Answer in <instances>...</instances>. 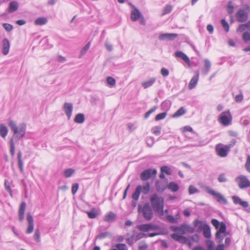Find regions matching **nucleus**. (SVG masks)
<instances>
[{
    "instance_id": "nucleus-1",
    "label": "nucleus",
    "mask_w": 250,
    "mask_h": 250,
    "mask_svg": "<svg viewBox=\"0 0 250 250\" xmlns=\"http://www.w3.org/2000/svg\"><path fill=\"white\" fill-rule=\"evenodd\" d=\"M151 207L161 215H164V199L156 193L152 194L150 198Z\"/></svg>"
},
{
    "instance_id": "nucleus-2",
    "label": "nucleus",
    "mask_w": 250,
    "mask_h": 250,
    "mask_svg": "<svg viewBox=\"0 0 250 250\" xmlns=\"http://www.w3.org/2000/svg\"><path fill=\"white\" fill-rule=\"evenodd\" d=\"M8 125L13 132V138L16 137V138L19 140L24 136L26 128L25 124L23 123L17 126L14 121L10 120L8 123Z\"/></svg>"
},
{
    "instance_id": "nucleus-3",
    "label": "nucleus",
    "mask_w": 250,
    "mask_h": 250,
    "mask_svg": "<svg viewBox=\"0 0 250 250\" xmlns=\"http://www.w3.org/2000/svg\"><path fill=\"white\" fill-rule=\"evenodd\" d=\"M150 188V186L148 182H146L143 186L138 185L135 188L134 192L132 195V198L135 201H137L140 197L141 192H142L144 195L147 194Z\"/></svg>"
},
{
    "instance_id": "nucleus-4",
    "label": "nucleus",
    "mask_w": 250,
    "mask_h": 250,
    "mask_svg": "<svg viewBox=\"0 0 250 250\" xmlns=\"http://www.w3.org/2000/svg\"><path fill=\"white\" fill-rule=\"evenodd\" d=\"M205 190L206 192L210 195L213 196L218 202L221 204L226 205L228 203L227 200L220 193L218 192L209 186H205L204 187Z\"/></svg>"
},
{
    "instance_id": "nucleus-5",
    "label": "nucleus",
    "mask_w": 250,
    "mask_h": 250,
    "mask_svg": "<svg viewBox=\"0 0 250 250\" xmlns=\"http://www.w3.org/2000/svg\"><path fill=\"white\" fill-rule=\"evenodd\" d=\"M218 122L224 126H228L231 124L232 116L229 110L222 112L218 118Z\"/></svg>"
},
{
    "instance_id": "nucleus-6",
    "label": "nucleus",
    "mask_w": 250,
    "mask_h": 250,
    "mask_svg": "<svg viewBox=\"0 0 250 250\" xmlns=\"http://www.w3.org/2000/svg\"><path fill=\"white\" fill-rule=\"evenodd\" d=\"M235 181L240 189H245L250 188V181L247 176L244 175H239L235 178Z\"/></svg>"
},
{
    "instance_id": "nucleus-7",
    "label": "nucleus",
    "mask_w": 250,
    "mask_h": 250,
    "mask_svg": "<svg viewBox=\"0 0 250 250\" xmlns=\"http://www.w3.org/2000/svg\"><path fill=\"white\" fill-rule=\"evenodd\" d=\"M139 211L142 213L144 218L147 221L151 220L153 217L151 207L148 203L145 204L141 209L139 208Z\"/></svg>"
},
{
    "instance_id": "nucleus-8",
    "label": "nucleus",
    "mask_w": 250,
    "mask_h": 250,
    "mask_svg": "<svg viewBox=\"0 0 250 250\" xmlns=\"http://www.w3.org/2000/svg\"><path fill=\"white\" fill-rule=\"evenodd\" d=\"M230 147V145H224L222 144H219L216 146L215 150L218 156L225 157L227 156Z\"/></svg>"
},
{
    "instance_id": "nucleus-9",
    "label": "nucleus",
    "mask_w": 250,
    "mask_h": 250,
    "mask_svg": "<svg viewBox=\"0 0 250 250\" xmlns=\"http://www.w3.org/2000/svg\"><path fill=\"white\" fill-rule=\"evenodd\" d=\"M157 170L148 168L144 170L141 174L140 178L142 181H145L148 180L152 176H155L157 174Z\"/></svg>"
},
{
    "instance_id": "nucleus-10",
    "label": "nucleus",
    "mask_w": 250,
    "mask_h": 250,
    "mask_svg": "<svg viewBox=\"0 0 250 250\" xmlns=\"http://www.w3.org/2000/svg\"><path fill=\"white\" fill-rule=\"evenodd\" d=\"M157 225L152 224L148 223L146 224H142L138 227V229L143 232H147L151 230H156L158 229Z\"/></svg>"
},
{
    "instance_id": "nucleus-11",
    "label": "nucleus",
    "mask_w": 250,
    "mask_h": 250,
    "mask_svg": "<svg viewBox=\"0 0 250 250\" xmlns=\"http://www.w3.org/2000/svg\"><path fill=\"white\" fill-rule=\"evenodd\" d=\"M193 225L196 229V231L198 232H201L208 224H207L205 221H201L198 219H196L194 220Z\"/></svg>"
},
{
    "instance_id": "nucleus-12",
    "label": "nucleus",
    "mask_w": 250,
    "mask_h": 250,
    "mask_svg": "<svg viewBox=\"0 0 250 250\" xmlns=\"http://www.w3.org/2000/svg\"><path fill=\"white\" fill-rule=\"evenodd\" d=\"M175 57L177 58H180L183 60L188 67H191V64L188 56L180 51H177L174 53Z\"/></svg>"
},
{
    "instance_id": "nucleus-13",
    "label": "nucleus",
    "mask_w": 250,
    "mask_h": 250,
    "mask_svg": "<svg viewBox=\"0 0 250 250\" xmlns=\"http://www.w3.org/2000/svg\"><path fill=\"white\" fill-rule=\"evenodd\" d=\"M250 14V5L244 4L237 11L235 16H248Z\"/></svg>"
},
{
    "instance_id": "nucleus-14",
    "label": "nucleus",
    "mask_w": 250,
    "mask_h": 250,
    "mask_svg": "<svg viewBox=\"0 0 250 250\" xmlns=\"http://www.w3.org/2000/svg\"><path fill=\"white\" fill-rule=\"evenodd\" d=\"M73 104L70 103H65L63 106V109L67 116L68 119L69 120L72 115V112L73 111Z\"/></svg>"
},
{
    "instance_id": "nucleus-15",
    "label": "nucleus",
    "mask_w": 250,
    "mask_h": 250,
    "mask_svg": "<svg viewBox=\"0 0 250 250\" xmlns=\"http://www.w3.org/2000/svg\"><path fill=\"white\" fill-rule=\"evenodd\" d=\"M167 181H157L156 182V190L159 192H164L167 188Z\"/></svg>"
},
{
    "instance_id": "nucleus-16",
    "label": "nucleus",
    "mask_w": 250,
    "mask_h": 250,
    "mask_svg": "<svg viewBox=\"0 0 250 250\" xmlns=\"http://www.w3.org/2000/svg\"><path fill=\"white\" fill-rule=\"evenodd\" d=\"M27 220L28 225L26 233L30 234L33 232L34 229V220L32 216L30 213L27 214Z\"/></svg>"
},
{
    "instance_id": "nucleus-17",
    "label": "nucleus",
    "mask_w": 250,
    "mask_h": 250,
    "mask_svg": "<svg viewBox=\"0 0 250 250\" xmlns=\"http://www.w3.org/2000/svg\"><path fill=\"white\" fill-rule=\"evenodd\" d=\"M231 198L235 205H239L244 208H246L249 206V203L247 201H242L238 196L234 195L231 197Z\"/></svg>"
},
{
    "instance_id": "nucleus-18",
    "label": "nucleus",
    "mask_w": 250,
    "mask_h": 250,
    "mask_svg": "<svg viewBox=\"0 0 250 250\" xmlns=\"http://www.w3.org/2000/svg\"><path fill=\"white\" fill-rule=\"evenodd\" d=\"M178 36L177 34L175 33H165L160 34L159 36V39L160 40H172Z\"/></svg>"
},
{
    "instance_id": "nucleus-19",
    "label": "nucleus",
    "mask_w": 250,
    "mask_h": 250,
    "mask_svg": "<svg viewBox=\"0 0 250 250\" xmlns=\"http://www.w3.org/2000/svg\"><path fill=\"white\" fill-rule=\"evenodd\" d=\"M2 52L3 55H6L8 54L10 46V43L9 40L5 38L2 42Z\"/></svg>"
},
{
    "instance_id": "nucleus-20",
    "label": "nucleus",
    "mask_w": 250,
    "mask_h": 250,
    "mask_svg": "<svg viewBox=\"0 0 250 250\" xmlns=\"http://www.w3.org/2000/svg\"><path fill=\"white\" fill-rule=\"evenodd\" d=\"M199 72H196V74L192 78L188 84V88L189 89H192L196 87L199 80Z\"/></svg>"
},
{
    "instance_id": "nucleus-21",
    "label": "nucleus",
    "mask_w": 250,
    "mask_h": 250,
    "mask_svg": "<svg viewBox=\"0 0 250 250\" xmlns=\"http://www.w3.org/2000/svg\"><path fill=\"white\" fill-rule=\"evenodd\" d=\"M171 237L175 241L181 243H185L187 241V238L183 235L177 233H173L171 235Z\"/></svg>"
},
{
    "instance_id": "nucleus-22",
    "label": "nucleus",
    "mask_w": 250,
    "mask_h": 250,
    "mask_svg": "<svg viewBox=\"0 0 250 250\" xmlns=\"http://www.w3.org/2000/svg\"><path fill=\"white\" fill-rule=\"evenodd\" d=\"M156 78L152 77L146 81L143 82L141 84L144 89H146L152 86L153 84L156 82Z\"/></svg>"
},
{
    "instance_id": "nucleus-23",
    "label": "nucleus",
    "mask_w": 250,
    "mask_h": 250,
    "mask_svg": "<svg viewBox=\"0 0 250 250\" xmlns=\"http://www.w3.org/2000/svg\"><path fill=\"white\" fill-rule=\"evenodd\" d=\"M26 206V204L24 202H22L20 205L19 210V219L20 222H22L24 219Z\"/></svg>"
},
{
    "instance_id": "nucleus-24",
    "label": "nucleus",
    "mask_w": 250,
    "mask_h": 250,
    "mask_svg": "<svg viewBox=\"0 0 250 250\" xmlns=\"http://www.w3.org/2000/svg\"><path fill=\"white\" fill-rule=\"evenodd\" d=\"M116 217V215L114 212L110 211L106 214L104 218V221L108 223L112 222Z\"/></svg>"
},
{
    "instance_id": "nucleus-25",
    "label": "nucleus",
    "mask_w": 250,
    "mask_h": 250,
    "mask_svg": "<svg viewBox=\"0 0 250 250\" xmlns=\"http://www.w3.org/2000/svg\"><path fill=\"white\" fill-rule=\"evenodd\" d=\"M18 163L20 171L22 174H24L23 162L22 160V153L19 151L18 153Z\"/></svg>"
},
{
    "instance_id": "nucleus-26",
    "label": "nucleus",
    "mask_w": 250,
    "mask_h": 250,
    "mask_svg": "<svg viewBox=\"0 0 250 250\" xmlns=\"http://www.w3.org/2000/svg\"><path fill=\"white\" fill-rule=\"evenodd\" d=\"M235 4L231 1L228 2L226 6V10L228 14L231 15L233 13Z\"/></svg>"
},
{
    "instance_id": "nucleus-27",
    "label": "nucleus",
    "mask_w": 250,
    "mask_h": 250,
    "mask_svg": "<svg viewBox=\"0 0 250 250\" xmlns=\"http://www.w3.org/2000/svg\"><path fill=\"white\" fill-rule=\"evenodd\" d=\"M8 132L7 127L3 124H0V136L4 138L7 136Z\"/></svg>"
},
{
    "instance_id": "nucleus-28",
    "label": "nucleus",
    "mask_w": 250,
    "mask_h": 250,
    "mask_svg": "<svg viewBox=\"0 0 250 250\" xmlns=\"http://www.w3.org/2000/svg\"><path fill=\"white\" fill-rule=\"evenodd\" d=\"M48 20L44 17H40L35 21V24L37 25H42L45 24Z\"/></svg>"
},
{
    "instance_id": "nucleus-29",
    "label": "nucleus",
    "mask_w": 250,
    "mask_h": 250,
    "mask_svg": "<svg viewBox=\"0 0 250 250\" xmlns=\"http://www.w3.org/2000/svg\"><path fill=\"white\" fill-rule=\"evenodd\" d=\"M171 229L172 230V231L174 232H179L182 235H184L185 233L184 227V224H182L180 226L172 227Z\"/></svg>"
},
{
    "instance_id": "nucleus-30",
    "label": "nucleus",
    "mask_w": 250,
    "mask_h": 250,
    "mask_svg": "<svg viewBox=\"0 0 250 250\" xmlns=\"http://www.w3.org/2000/svg\"><path fill=\"white\" fill-rule=\"evenodd\" d=\"M85 120L84 116L82 113L77 114L74 119V122L78 124H82Z\"/></svg>"
},
{
    "instance_id": "nucleus-31",
    "label": "nucleus",
    "mask_w": 250,
    "mask_h": 250,
    "mask_svg": "<svg viewBox=\"0 0 250 250\" xmlns=\"http://www.w3.org/2000/svg\"><path fill=\"white\" fill-rule=\"evenodd\" d=\"M19 5L16 1H12L10 2L8 7V10L10 12H13L18 9Z\"/></svg>"
},
{
    "instance_id": "nucleus-32",
    "label": "nucleus",
    "mask_w": 250,
    "mask_h": 250,
    "mask_svg": "<svg viewBox=\"0 0 250 250\" xmlns=\"http://www.w3.org/2000/svg\"><path fill=\"white\" fill-rule=\"evenodd\" d=\"M132 21H138L142 25H145L146 21L144 17H130Z\"/></svg>"
},
{
    "instance_id": "nucleus-33",
    "label": "nucleus",
    "mask_w": 250,
    "mask_h": 250,
    "mask_svg": "<svg viewBox=\"0 0 250 250\" xmlns=\"http://www.w3.org/2000/svg\"><path fill=\"white\" fill-rule=\"evenodd\" d=\"M167 188L172 192H176L179 189V186L175 183L171 182L167 185Z\"/></svg>"
},
{
    "instance_id": "nucleus-34",
    "label": "nucleus",
    "mask_w": 250,
    "mask_h": 250,
    "mask_svg": "<svg viewBox=\"0 0 250 250\" xmlns=\"http://www.w3.org/2000/svg\"><path fill=\"white\" fill-rule=\"evenodd\" d=\"M186 113V110L183 107H180L173 115L172 117L173 118H177L179 117Z\"/></svg>"
},
{
    "instance_id": "nucleus-35",
    "label": "nucleus",
    "mask_w": 250,
    "mask_h": 250,
    "mask_svg": "<svg viewBox=\"0 0 250 250\" xmlns=\"http://www.w3.org/2000/svg\"><path fill=\"white\" fill-rule=\"evenodd\" d=\"M204 63L205 69L204 70V73L205 74H207L210 70L211 67V63L210 61L207 59H205L204 60Z\"/></svg>"
},
{
    "instance_id": "nucleus-36",
    "label": "nucleus",
    "mask_w": 250,
    "mask_h": 250,
    "mask_svg": "<svg viewBox=\"0 0 250 250\" xmlns=\"http://www.w3.org/2000/svg\"><path fill=\"white\" fill-rule=\"evenodd\" d=\"M203 235L205 237L209 238L211 237L210 229L208 225H207L204 229L202 230Z\"/></svg>"
},
{
    "instance_id": "nucleus-37",
    "label": "nucleus",
    "mask_w": 250,
    "mask_h": 250,
    "mask_svg": "<svg viewBox=\"0 0 250 250\" xmlns=\"http://www.w3.org/2000/svg\"><path fill=\"white\" fill-rule=\"evenodd\" d=\"M218 228L219 230L216 232L217 236L220 235V233H224L226 232V226L225 223L221 222Z\"/></svg>"
},
{
    "instance_id": "nucleus-38",
    "label": "nucleus",
    "mask_w": 250,
    "mask_h": 250,
    "mask_svg": "<svg viewBox=\"0 0 250 250\" xmlns=\"http://www.w3.org/2000/svg\"><path fill=\"white\" fill-rule=\"evenodd\" d=\"M75 170L72 168L65 169L63 172V175L66 178H69L74 173Z\"/></svg>"
},
{
    "instance_id": "nucleus-39",
    "label": "nucleus",
    "mask_w": 250,
    "mask_h": 250,
    "mask_svg": "<svg viewBox=\"0 0 250 250\" xmlns=\"http://www.w3.org/2000/svg\"><path fill=\"white\" fill-rule=\"evenodd\" d=\"M88 217L90 219H94L98 216V213L97 210L93 208L89 211L87 212Z\"/></svg>"
},
{
    "instance_id": "nucleus-40",
    "label": "nucleus",
    "mask_w": 250,
    "mask_h": 250,
    "mask_svg": "<svg viewBox=\"0 0 250 250\" xmlns=\"http://www.w3.org/2000/svg\"><path fill=\"white\" fill-rule=\"evenodd\" d=\"M10 152L11 155L14 156L15 153V144L14 143L13 138H12L10 141Z\"/></svg>"
},
{
    "instance_id": "nucleus-41",
    "label": "nucleus",
    "mask_w": 250,
    "mask_h": 250,
    "mask_svg": "<svg viewBox=\"0 0 250 250\" xmlns=\"http://www.w3.org/2000/svg\"><path fill=\"white\" fill-rule=\"evenodd\" d=\"M4 187L6 190L9 193L10 196L12 197V191L10 187V184L7 180H5L4 181Z\"/></svg>"
},
{
    "instance_id": "nucleus-42",
    "label": "nucleus",
    "mask_w": 250,
    "mask_h": 250,
    "mask_svg": "<svg viewBox=\"0 0 250 250\" xmlns=\"http://www.w3.org/2000/svg\"><path fill=\"white\" fill-rule=\"evenodd\" d=\"M184 227L185 229V232H188V233H193L194 231H195V229L193 227L188 225L184 224Z\"/></svg>"
},
{
    "instance_id": "nucleus-43",
    "label": "nucleus",
    "mask_w": 250,
    "mask_h": 250,
    "mask_svg": "<svg viewBox=\"0 0 250 250\" xmlns=\"http://www.w3.org/2000/svg\"><path fill=\"white\" fill-rule=\"evenodd\" d=\"M221 24L226 32H228L229 29V26L227 21L225 19L221 20Z\"/></svg>"
},
{
    "instance_id": "nucleus-44",
    "label": "nucleus",
    "mask_w": 250,
    "mask_h": 250,
    "mask_svg": "<svg viewBox=\"0 0 250 250\" xmlns=\"http://www.w3.org/2000/svg\"><path fill=\"white\" fill-rule=\"evenodd\" d=\"M242 39L246 43L250 41V33L248 32H244L242 35Z\"/></svg>"
},
{
    "instance_id": "nucleus-45",
    "label": "nucleus",
    "mask_w": 250,
    "mask_h": 250,
    "mask_svg": "<svg viewBox=\"0 0 250 250\" xmlns=\"http://www.w3.org/2000/svg\"><path fill=\"white\" fill-rule=\"evenodd\" d=\"M218 181L220 183H225L228 181V179L226 177L225 174L223 173L220 174L218 177Z\"/></svg>"
},
{
    "instance_id": "nucleus-46",
    "label": "nucleus",
    "mask_w": 250,
    "mask_h": 250,
    "mask_svg": "<svg viewBox=\"0 0 250 250\" xmlns=\"http://www.w3.org/2000/svg\"><path fill=\"white\" fill-rule=\"evenodd\" d=\"M34 238L36 241L39 242L41 241L40 238V231L39 229H37L35 230V233L34 235Z\"/></svg>"
},
{
    "instance_id": "nucleus-47",
    "label": "nucleus",
    "mask_w": 250,
    "mask_h": 250,
    "mask_svg": "<svg viewBox=\"0 0 250 250\" xmlns=\"http://www.w3.org/2000/svg\"><path fill=\"white\" fill-rule=\"evenodd\" d=\"M188 192L189 194H193L198 193L199 191L198 189L192 185H190L188 188Z\"/></svg>"
},
{
    "instance_id": "nucleus-48",
    "label": "nucleus",
    "mask_w": 250,
    "mask_h": 250,
    "mask_svg": "<svg viewBox=\"0 0 250 250\" xmlns=\"http://www.w3.org/2000/svg\"><path fill=\"white\" fill-rule=\"evenodd\" d=\"M161 171L162 173H165L167 175H171V172L170 168L167 166H163L161 167Z\"/></svg>"
},
{
    "instance_id": "nucleus-49",
    "label": "nucleus",
    "mask_w": 250,
    "mask_h": 250,
    "mask_svg": "<svg viewBox=\"0 0 250 250\" xmlns=\"http://www.w3.org/2000/svg\"><path fill=\"white\" fill-rule=\"evenodd\" d=\"M2 26L4 28V29L8 32H11V31H12L13 29V26L12 25L7 23H3L2 24Z\"/></svg>"
},
{
    "instance_id": "nucleus-50",
    "label": "nucleus",
    "mask_w": 250,
    "mask_h": 250,
    "mask_svg": "<svg viewBox=\"0 0 250 250\" xmlns=\"http://www.w3.org/2000/svg\"><path fill=\"white\" fill-rule=\"evenodd\" d=\"M161 127L160 126H156L152 128V133L156 135H159L161 133Z\"/></svg>"
},
{
    "instance_id": "nucleus-51",
    "label": "nucleus",
    "mask_w": 250,
    "mask_h": 250,
    "mask_svg": "<svg viewBox=\"0 0 250 250\" xmlns=\"http://www.w3.org/2000/svg\"><path fill=\"white\" fill-rule=\"evenodd\" d=\"M245 168L246 170L250 173V155H247V161L245 164Z\"/></svg>"
},
{
    "instance_id": "nucleus-52",
    "label": "nucleus",
    "mask_w": 250,
    "mask_h": 250,
    "mask_svg": "<svg viewBox=\"0 0 250 250\" xmlns=\"http://www.w3.org/2000/svg\"><path fill=\"white\" fill-rule=\"evenodd\" d=\"M172 10V6L170 5H166L164 9L163 12V15H167L169 14L171 11Z\"/></svg>"
},
{
    "instance_id": "nucleus-53",
    "label": "nucleus",
    "mask_w": 250,
    "mask_h": 250,
    "mask_svg": "<svg viewBox=\"0 0 250 250\" xmlns=\"http://www.w3.org/2000/svg\"><path fill=\"white\" fill-rule=\"evenodd\" d=\"M166 115H167V112H166L159 113L156 116L155 119L156 121H159L160 120H162L166 117Z\"/></svg>"
},
{
    "instance_id": "nucleus-54",
    "label": "nucleus",
    "mask_w": 250,
    "mask_h": 250,
    "mask_svg": "<svg viewBox=\"0 0 250 250\" xmlns=\"http://www.w3.org/2000/svg\"><path fill=\"white\" fill-rule=\"evenodd\" d=\"M146 143L148 146H152L154 143V138L152 137L147 138L146 140Z\"/></svg>"
},
{
    "instance_id": "nucleus-55",
    "label": "nucleus",
    "mask_w": 250,
    "mask_h": 250,
    "mask_svg": "<svg viewBox=\"0 0 250 250\" xmlns=\"http://www.w3.org/2000/svg\"><path fill=\"white\" fill-rule=\"evenodd\" d=\"M90 45V43L88 42L83 47V48L81 50V55H83L86 53V52L87 51V50L89 49Z\"/></svg>"
},
{
    "instance_id": "nucleus-56",
    "label": "nucleus",
    "mask_w": 250,
    "mask_h": 250,
    "mask_svg": "<svg viewBox=\"0 0 250 250\" xmlns=\"http://www.w3.org/2000/svg\"><path fill=\"white\" fill-rule=\"evenodd\" d=\"M116 248L118 250H127V246L125 244H117Z\"/></svg>"
},
{
    "instance_id": "nucleus-57",
    "label": "nucleus",
    "mask_w": 250,
    "mask_h": 250,
    "mask_svg": "<svg viewBox=\"0 0 250 250\" xmlns=\"http://www.w3.org/2000/svg\"><path fill=\"white\" fill-rule=\"evenodd\" d=\"M161 74L163 77H166L169 75V72L167 69L165 67H162L161 69Z\"/></svg>"
},
{
    "instance_id": "nucleus-58",
    "label": "nucleus",
    "mask_w": 250,
    "mask_h": 250,
    "mask_svg": "<svg viewBox=\"0 0 250 250\" xmlns=\"http://www.w3.org/2000/svg\"><path fill=\"white\" fill-rule=\"evenodd\" d=\"M106 82L109 85L111 86L114 85L116 83L115 80L111 77H107L106 79Z\"/></svg>"
},
{
    "instance_id": "nucleus-59",
    "label": "nucleus",
    "mask_w": 250,
    "mask_h": 250,
    "mask_svg": "<svg viewBox=\"0 0 250 250\" xmlns=\"http://www.w3.org/2000/svg\"><path fill=\"white\" fill-rule=\"evenodd\" d=\"M156 106H154L148 111H147L145 114V118L147 119L152 113L156 110Z\"/></svg>"
},
{
    "instance_id": "nucleus-60",
    "label": "nucleus",
    "mask_w": 250,
    "mask_h": 250,
    "mask_svg": "<svg viewBox=\"0 0 250 250\" xmlns=\"http://www.w3.org/2000/svg\"><path fill=\"white\" fill-rule=\"evenodd\" d=\"M167 220L171 223H177V220L175 219L172 215H168L167 216Z\"/></svg>"
},
{
    "instance_id": "nucleus-61",
    "label": "nucleus",
    "mask_w": 250,
    "mask_h": 250,
    "mask_svg": "<svg viewBox=\"0 0 250 250\" xmlns=\"http://www.w3.org/2000/svg\"><path fill=\"white\" fill-rule=\"evenodd\" d=\"M206 244L208 247V250H213V244L211 241L209 240H207L206 241Z\"/></svg>"
},
{
    "instance_id": "nucleus-62",
    "label": "nucleus",
    "mask_w": 250,
    "mask_h": 250,
    "mask_svg": "<svg viewBox=\"0 0 250 250\" xmlns=\"http://www.w3.org/2000/svg\"><path fill=\"white\" fill-rule=\"evenodd\" d=\"M79 188V184L78 183L73 184L72 187V193L74 195L77 191Z\"/></svg>"
},
{
    "instance_id": "nucleus-63",
    "label": "nucleus",
    "mask_w": 250,
    "mask_h": 250,
    "mask_svg": "<svg viewBox=\"0 0 250 250\" xmlns=\"http://www.w3.org/2000/svg\"><path fill=\"white\" fill-rule=\"evenodd\" d=\"M187 131L191 132L194 134L196 133V132L193 131L192 128L190 126H186L183 128V132H185Z\"/></svg>"
},
{
    "instance_id": "nucleus-64",
    "label": "nucleus",
    "mask_w": 250,
    "mask_h": 250,
    "mask_svg": "<svg viewBox=\"0 0 250 250\" xmlns=\"http://www.w3.org/2000/svg\"><path fill=\"white\" fill-rule=\"evenodd\" d=\"M211 223L213 226L217 229H218L221 223H220L217 220L213 219L211 220Z\"/></svg>"
}]
</instances>
